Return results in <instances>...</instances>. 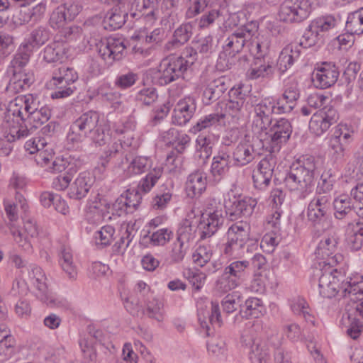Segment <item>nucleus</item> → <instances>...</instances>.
Here are the masks:
<instances>
[{"mask_svg": "<svg viewBox=\"0 0 363 363\" xmlns=\"http://www.w3.org/2000/svg\"><path fill=\"white\" fill-rule=\"evenodd\" d=\"M9 113H11V121L21 130L27 129L26 137L51 116V109L47 106H41L37 96L28 94L17 97L11 105Z\"/></svg>", "mask_w": 363, "mask_h": 363, "instance_id": "1", "label": "nucleus"}, {"mask_svg": "<svg viewBox=\"0 0 363 363\" xmlns=\"http://www.w3.org/2000/svg\"><path fill=\"white\" fill-rule=\"evenodd\" d=\"M315 160L303 156L293 163L284 179L286 187L298 199H305L313 191Z\"/></svg>", "mask_w": 363, "mask_h": 363, "instance_id": "2", "label": "nucleus"}, {"mask_svg": "<svg viewBox=\"0 0 363 363\" xmlns=\"http://www.w3.org/2000/svg\"><path fill=\"white\" fill-rule=\"evenodd\" d=\"M331 262L325 263L323 268H316L313 272V284H318L319 294L323 298H331L339 293L343 297L348 296V291H345L343 282H347L348 277L338 272L330 266Z\"/></svg>", "mask_w": 363, "mask_h": 363, "instance_id": "3", "label": "nucleus"}, {"mask_svg": "<svg viewBox=\"0 0 363 363\" xmlns=\"http://www.w3.org/2000/svg\"><path fill=\"white\" fill-rule=\"evenodd\" d=\"M331 196L315 194L307 207V218L318 231H325L332 227Z\"/></svg>", "mask_w": 363, "mask_h": 363, "instance_id": "4", "label": "nucleus"}, {"mask_svg": "<svg viewBox=\"0 0 363 363\" xmlns=\"http://www.w3.org/2000/svg\"><path fill=\"white\" fill-rule=\"evenodd\" d=\"M250 225L247 221L240 220L232 224L226 233L227 242L224 245L223 254L230 257H241L243 249L250 238Z\"/></svg>", "mask_w": 363, "mask_h": 363, "instance_id": "5", "label": "nucleus"}, {"mask_svg": "<svg viewBox=\"0 0 363 363\" xmlns=\"http://www.w3.org/2000/svg\"><path fill=\"white\" fill-rule=\"evenodd\" d=\"M271 127L267 135L258 137L262 143V147L269 153L278 152L282 144L286 143L292 133V126L290 121L281 118L272 121Z\"/></svg>", "mask_w": 363, "mask_h": 363, "instance_id": "6", "label": "nucleus"}, {"mask_svg": "<svg viewBox=\"0 0 363 363\" xmlns=\"http://www.w3.org/2000/svg\"><path fill=\"white\" fill-rule=\"evenodd\" d=\"M99 113L94 111H88L82 113L70 125L67 139L69 143L79 146L88 138V135L99 124Z\"/></svg>", "mask_w": 363, "mask_h": 363, "instance_id": "7", "label": "nucleus"}, {"mask_svg": "<svg viewBox=\"0 0 363 363\" xmlns=\"http://www.w3.org/2000/svg\"><path fill=\"white\" fill-rule=\"evenodd\" d=\"M192 65L182 53L180 56L169 55L164 58L157 72V83L162 86L167 85L182 77L185 72Z\"/></svg>", "mask_w": 363, "mask_h": 363, "instance_id": "8", "label": "nucleus"}, {"mask_svg": "<svg viewBox=\"0 0 363 363\" xmlns=\"http://www.w3.org/2000/svg\"><path fill=\"white\" fill-rule=\"evenodd\" d=\"M16 200L18 201V203L4 202L5 211L9 220V227L10 233L18 247L23 251L30 252L32 251V245L28 240V238L23 235L19 226L16 224L18 218V206H20L22 210L26 211L28 205L23 196L18 192L16 195Z\"/></svg>", "mask_w": 363, "mask_h": 363, "instance_id": "9", "label": "nucleus"}, {"mask_svg": "<svg viewBox=\"0 0 363 363\" xmlns=\"http://www.w3.org/2000/svg\"><path fill=\"white\" fill-rule=\"evenodd\" d=\"M249 266L250 262L247 260L232 262L224 268L221 276L216 280V290L225 293L238 287L242 283Z\"/></svg>", "mask_w": 363, "mask_h": 363, "instance_id": "10", "label": "nucleus"}, {"mask_svg": "<svg viewBox=\"0 0 363 363\" xmlns=\"http://www.w3.org/2000/svg\"><path fill=\"white\" fill-rule=\"evenodd\" d=\"M262 329L259 320H249L245 323V329L241 340L243 345L250 348L249 358L252 363H266L268 353L260 347L257 333Z\"/></svg>", "mask_w": 363, "mask_h": 363, "instance_id": "11", "label": "nucleus"}, {"mask_svg": "<svg viewBox=\"0 0 363 363\" xmlns=\"http://www.w3.org/2000/svg\"><path fill=\"white\" fill-rule=\"evenodd\" d=\"M311 11L309 0H284L279 6L277 16L284 23H300L309 16Z\"/></svg>", "mask_w": 363, "mask_h": 363, "instance_id": "12", "label": "nucleus"}, {"mask_svg": "<svg viewBox=\"0 0 363 363\" xmlns=\"http://www.w3.org/2000/svg\"><path fill=\"white\" fill-rule=\"evenodd\" d=\"M162 174L163 167L160 165H156L151 172L140 179L137 190L126 192L125 196H124L125 206H127L130 212L136 209L139 206L141 199L140 193L147 194L150 192Z\"/></svg>", "mask_w": 363, "mask_h": 363, "instance_id": "13", "label": "nucleus"}, {"mask_svg": "<svg viewBox=\"0 0 363 363\" xmlns=\"http://www.w3.org/2000/svg\"><path fill=\"white\" fill-rule=\"evenodd\" d=\"M276 107L274 99L264 98L254 108V116L251 124L252 133L257 137H262L272 123V115L275 113Z\"/></svg>", "mask_w": 363, "mask_h": 363, "instance_id": "14", "label": "nucleus"}, {"mask_svg": "<svg viewBox=\"0 0 363 363\" xmlns=\"http://www.w3.org/2000/svg\"><path fill=\"white\" fill-rule=\"evenodd\" d=\"M257 28V23L254 22L238 28L225 40L223 47L225 55L234 57L245 45L248 47L249 40L258 32Z\"/></svg>", "mask_w": 363, "mask_h": 363, "instance_id": "15", "label": "nucleus"}, {"mask_svg": "<svg viewBox=\"0 0 363 363\" xmlns=\"http://www.w3.org/2000/svg\"><path fill=\"white\" fill-rule=\"evenodd\" d=\"M125 48V40L121 38L109 37L96 44L99 56L108 65L122 60Z\"/></svg>", "mask_w": 363, "mask_h": 363, "instance_id": "16", "label": "nucleus"}, {"mask_svg": "<svg viewBox=\"0 0 363 363\" xmlns=\"http://www.w3.org/2000/svg\"><path fill=\"white\" fill-rule=\"evenodd\" d=\"M231 165H233V162L230 146H221L217 155L213 157L210 169L209 182L213 185L220 182L228 172Z\"/></svg>", "mask_w": 363, "mask_h": 363, "instance_id": "17", "label": "nucleus"}, {"mask_svg": "<svg viewBox=\"0 0 363 363\" xmlns=\"http://www.w3.org/2000/svg\"><path fill=\"white\" fill-rule=\"evenodd\" d=\"M257 204V200L250 196L239 197L233 201L229 200L225 203V214L232 221L248 217L252 214Z\"/></svg>", "mask_w": 363, "mask_h": 363, "instance_id": "18", "label": "nucleus"}, {"mask_svg": "<svg viewBox=\"0 0 363 363\" xmlns=\"http://www.w3.org/2000/svg\"><path fill=\"white\" fill-rule=\"evenodd\" d=\"M111 204L101 199L98 194L94 199H89L85 208L86 220L92 224H99L102 221L111 220Z\"/></svg>", "mask_w": 363, "mask_h": 363, "instance_id": "19", "label": "nucleus"}, {"mask_svg": "<svg viewBox=\"0 0 363 363\" xmlns=\"http://www.w3.org/2000/svg\"><path fill=\"white\" fill-rule=\"evenodd\" d=\"M338 113L333 107H324L313 113L309 122V129L317 136L323 135L337 122Z\"/></svg>", "mask_w": 363, "mask_h": 363, "instance_id": "20", "label": "nucleus"}, {"mask_svg": "<svg viewBox=\"0 0 363 363\" xmlns=\"http://www.w3.org/2000/svg\"><path fill=\"white\" fill-rule=\"evenodd\" d=\"M339 74L338 68L334 63L324 62L315 68L312 74V82L316 88L327 89L336 83Z\"/></svg>", "mask_w": 363, "mask_h": 363, "instance_id": "21", "label": "nucleus"}, {"mask_svg": "<svg viewBox=\"0 0 363 363\" xmlns=\"http://www.w3.org/2000/svg\"><path fill=\"white\" fill-rule=\"evenodd\" d=\"M202 215V218L198 224L199 240H203L213 236L223 225L224 217L221 209L210 211Z\"/></svg>", "mask_w": 363, "mask_h": 363, "instance_id": "22", "label": "nucleus"}, {"mask_svg": "<svg viewBox=\"0 0 363 363\" xmlns=\"http://www.w3.org/2000/svg\"><path fill=\"white\" fill-rule=\"evenodd\" d=\"M276 165V160L272 153L262 159L257 164V170L254 172L252 179L256 189L264 190L269 185Z\"/></svg>", "mask_w": 363, "mask_h": 363, "instance_id": "23", "label": "nucleus"}, {"mask_svg": "<svg viewBox=\"0 0 363 363\" xmlns=\"http://www.w3.org/2000/svg\"><path fill=\"white\" fill-rule=\"evenodd\" d=\"M230 86V79L225 76L209 81L202 94L203 102L208 105L219 99L227 91Z\"/></svg>", "mask_w": 363, "mask_h": 363, "instance_id": "24", "label": "nucleus"}, {"mask_svg": "<svg viewBox=\"0 0 363 363\" xmlns=\"http://www.w3.org/2000/svg\"><path fill=\"white\" fill-rule=\"evenodd\" d=\"M196 110L194 98L188 96L178 101L174 108L172 123L178 125L186 124L193 117Z\"/></svg>", "mask_w": 363, "mask_h": 363, "instance_id": "25", "label": "nucleus"}, {"mask_svg": "<svg viewBox=\"0 0 363 363\" xmlns=\"http://www.w3.org/2000/svg\"><path fill=\"white\" fill-rule=\"evenodd\" d=\"M94 183V177L91 172L84 171L79 173L69 186L68 191L69 198L75 200L84 199L87 195Z\"/></svg>", "mask_w": 363, "mask_h": 363, "instance_id": "26", "label": "nucleus"}, {"mask_svg": "<svg viewBox=\"0 0 363 363\" xmlns=\"http://www.w3.org/2000/svg\"><path fill=\"white\" fill-rule=\"evenodd\" d=\"M233 165L236 167H244L255 157V152L253 145L248 141H241L235 147H230Z\"/></svg>", "mask_w": 363, "mask_h": 363, "instance_id": "27", "label": "nucleus"}, {"mask_svg": "<svg viewBox=\"0 0 363 363\" xmlns=\"http://www.w3.org/2000/svg\"><path fill=\"white\" fill-rule=\"evenodd\" d=\"M333 205L335 218L337 220H345L349 226V223H352V219L354 216V203H352L347 195L342 194L333 200Z\"/></svg>", "mask_w": 363, "mask_h": 363, "instance_id": "28", "label": "nucleus"}, {"mask_svg": "<svg viewBox=\"0 0 363 363\" xmlns=\"http://www.w3.org/2000/svg\"><path fill=\"white\" fill-rule=\"evenodd\" d=\"M207 185L206 174L201 170L196 169L191 173L185 185L187 196L190 198L200 196L206 190Z\"/></svg>", "mask_w": 363, "mask_h": 363, "instance_id": "29", "label": "nucleus"}, {"mask_svg": "<svg viewBox=\"0 0 363 363\" xmlns=\"http://www.w3.org/2000/svg\"><path fill=\"white\" fill-rule=\"evenodd\" d=\"M7 122L9 123V133L0 138V157H6L10 155L13 149L12 142L26 138V128L21 130L12 121L9 120Z\"/></svg>", "mask_w": 363, "mask_h": 363, "instance_id": "30", "label": "nucleus"}, {"mask_svg": "<svg viewBox=\"0 0 363 363\" xmlns=\"http://www.w3.org/2000/svg\"><path fill=\"white\" fill-rule=\"evenodd\" d=\"M213 38L210 35L201 38L193 42L192 47H186L182 54L188 61H191L192 65L198 58V54L207 55L213 50Z\"/></svg>", "mask_w": 363, "mask_h": 363, "instance_id": "31", "label": "nucleus"}, {"mask_svg": "<svg viewBox=\"0 0 363 363\" xmlns=\"http://www.w3.org/2000/svg\"><path fill=\"white\" fill-rule=\"evenodd\" d=\"M192 26L189 23H182L174 31L172 38L167 41L164 47V50L173 52L187 43L192 35Z\"/></svg>", "mask_w": 363, "mask_h": 363, "instance_id": "32", "label": "nucleus"}, {"mask_svg": "<svg viewBox=\"0 0 363 363\" xmlns=\"http://www.w3.org/2000/svg\"><path fill=\"white\" fill-rule=\"evenodd\" d=\"M274 72V62L265 57L255 58L247 70V74L251 79L270 78Z\"/></svg>", "mask_w": 363, "mask_h": 363, "instance_id": "33", "label": "nucleus"}, {"mask_svg": "<svg viewBox=\"0 0 363 363\" xmlns=\"http://www.w3.org/2000/svg\"><path fill=\"white\" fill-rule=\"evenodd\" d=\"M198 222L194 220L193 212L179 223L177 240L184 243L193 241L198 233Z\"/></svg>", "mask_w": 363, "mask_h": 363, "instance_id": "34", "label": "nucleus"}, {"mask_svg": "<svg viewBox=\"0 0 363 363\" xmlns=\"http://www.w3.org/2000/svg\"><path fill=\"white\" fill-rule=\"evenodd\" d=\"M31 52L32 50L30 48L28 43L21 45L10 62L8 72L11 74L26 70V67L30 60Z\"/></svg>", "mask_w": 363, "mask_h": 363, "instance_id": "35", "label": "nucleus"}, {"mask_svg": "<svg viewBox=\"0 0 363 363\" xmlns=\"http://www.w3.org/2000/svg\"><path fill=\"white\" fill-rule=\"evenodd\" d=\"M301 50L299 45L293 44L286 46L279 54L277 60V69L281 74H284L301 55Z\"/></svg>", "mask_w": 363, "mask_h": 363, "instance_id": "36", "label": "nucleus"}, {"mask_svg": "<svg viewBox=\"0 0 363 363\" xmlns=\"http://www.w3.org/2000/svg\"><path fill=\"white\" fill-rule=\"evenodd\" d=\"M46 281L47 277L40 267L35 264L29 266L27 282L35 288L36 297L45 292L48 288Z\"/></svg>", "mask_w": 363, "mask_h": 363, "instance_id": "37", "label": "nucleus"}, {"mask_svg": "<svg viewBox=\"0 0 363 363\" xmlns=\"http://www.w3.org/2000/svg\"><path fill=\"white\" fill-rule=\"evenodd\" d=\"M143 299V309L141 315H147L148 318L155 319L158 322L163 320V303L152 294H149Z\"/></svg>", "mask_w": 363, "mask_h": 363, "instance_id": "38", "label": "nucleus"}, {"mask_svg": "<svg viewBox=\"0 0 363 363\" xmlns=\"http://www.w3.org/2000/svg\"><path fill=\"white\" fill-rule=\"evenodd\" d=\"M59 264L62 271L70 280H75L77 279V266L74 262L72 252L69 247L65 246L61 247L59 255Z\"/></svg>", "mask_w": 363, "mask_h": 363, "instance_id": "39", "label": "nucleus"}, {"mask_svg": "<svg viewBox=\"0 0 363 363\" xmlns=\"http://www.w3.org/2000/svg\"><path fill=\"white\" fill-rule=\"evenodd\" d=\"M289 306L294 315L303 318L306 323L315 325V318L303 298H294L290 301Z\"/></svg>", "mask_w": 363, "mask_h": 363, "instance_id": "40", "label": "nucleus"}, {"mask_svg": "<svg viewBox=\"0 0 363 363\" xmlns=\"http://www.w3.org/2000/svg\"><path fill=\"white\" fill-rule=\"evenodd\" d=\"M337 242L333 236H325L319 242L315 254L323 259H328L332 264L337 261V256L330 257L335 252Z\"/></svg>", "mask_w": 363, "mask_h": 363, "instance_id": "41", "label": "nucleus"}, {"mask_svg": "<svg viewBox=\"0 0 363 363\" xmlns=\"http://www.w3.org/2000/svg\"><path fill=\"white\" fill-rule=\"evenodd\" d=\"M264 311L262 301L257 298H249L245 302L244 306H241L239 315L245 318H258L263 315Z\"/></svg>", "mask_w": 363, "mask_h": 363, "instance_id": "42", "label": "nucleus"}, {"mask_svg": "<svg viewBox=\"0 0 363 363\" xmlns=\"http://www.w3.org/2000/svg\"><path fill=\"white\" fill-rule=\"evenodd\" d=\"M173 196L172 186L163 184L155 192V196L151 201L152 208L155 210H164L171 202Z\"/></svg>", "mask_w": 363, "mask_h": 363, "instance_id": "43", "label": "nucleus"}, {"mask_svg": "<svg viewBox=\"0 0 363 363\" xmlns=\"http://www.w3.org/2000/svg\"><path fill=\"white\" fill-rule=\"evenodd\" d=\"M10 86L16 92H20L28 89L34 82L33 73L26 70L11 73Z\"/></svg>", "mask_w": 363, "mask_h": 363, "instance_id": "44", "label": "nucleus"}, {"mask_svg": "<svg viewBox=\"0 0 363 363\" xmlns=\"http://www.w3.org/2000/svg\"><path fill=\"white\" fill-rule=\"evenodd\" d=\"M351 231L347 235V243L351 250L357 251L363 249V222L349 223Z\"/></svg>", "mask_w": 363, "mask_h": 363, "instance_id": "45", "label": "nucleus"}, {"mask_svg": "<svg viewBox=\"0 0 363 363\" xmlns=\"http://www.w3.org/2000/svg\"><path fill=\"white\" fill-rule=\"evenodd\" d=\"M270 43L268 36L258 35L257 33L249 40L248 48L255 58L265 57L269 52Z\"/></svg>", "mask_w": 363, "mask_h": 363, "instance_id": "46", "label": "nucleus"}, {"mask_svg": "<svg viewBox=\"0 0 363 363\" xmlns=\"http://www.w3.org/2000/svg\"><path fill=\"white\" fill-rule=\"evenodd\" d=\"M345 29L352 35L363 34V7L348 14Z\"/></svg>", "mask_w": 363, "mask_h": 363, "instance_id": "47", "label": "nucleus"}, {"mask_svg": "<svg viewBox=\"0 0 363 363\" xmlns=\"http://www.w3.org/2000/svg\"><path fill=\"white\" fill-rule=\"evenodd\" d=\"M15 343L13 337L6 331V327L0 326V356L3 359H8L13 355Z\"/></svg>", "mask_w": 363, "mask_h": 363, "instance_id": "48", "label": "nucleus"}, {"mask_svg": "<svg viewBox=\"0 0 363 363\" xmlns=\"http://www.w3.org/2000/svg\"><path fill=\"white\" fill-rule=\"evenodd\" d=\"M37 298L50 308L67 309L70 306L69 301L66 298L52 293L48 288Z\"/></svg>", "mask_w": 363, "mask_h": 363, "instance_id": "49", "label": "nucleus"}, {"mask_svg": "<svg viewBox=\"0 0 363 363\" xmlns=\"http://www.w3.org/2000/svg\"><path fill=\"white\" fill-rule=\"evenodd\" d=\"M97 94L102 101L110 103L115 109L121 104V94L108 84L101 85Z\"/></svg>", "mask_w": 363, "mask_h": 363, "instance_id": "50", "label": "nucleus"}, {"mask_svg": "<svg viewBox=\"0 0 363 363\" xmlns=\"http://www.w3.org/2000/svg\"><path fill=\"white\" fill-rule=\"evenodd\" d=\"M152 163L153 162L150 157L136 156L130 162L128 171L134 174H140L147 171H149V173L155 167H152Z\"/></svg>", "mask_w": 363, "mask_h": 363, "instance_id": "51", "label": "nucleus"}, {"mask_svg": "<svg viewBox=\"0 0 363 363\" xmlns=\"http://www.w3.org/2000/svg\"><path fill=\"white\" fill-rule=\"evenodd\" d=\"M313 25L311 22L308 28L303 33L300 43L293 44L294 45H299V48H308L315 45L318 41L321 39L320 33L313 28Z\"/></svg>", "mask_w": 363, "mask_h": 363, "instance_id": "52", "label": "nucleus"}, {"mask_svg": "<svg viewBox=\"0 0 363 363\" xmlns=\"http://www.w3.org/2000/svg\"><path fill=\"white\" fill-rule=\"evenodd\" d=\"M311 23L313 28L321 33L336 28L340 23V18L333 15H325L315 18Z\"/></svg>", "mask_w": 363, "mask_h": 363, "instance_id": "53", "label": "nucleus"}, {"mask_svg": "<svg viewBox=\"0 0 363 363\" xmlns=\"http://www.w3.org/2000/svg\"><path fill=\"white\" fill-rule=\"evenodd\" d=\"M196 155L203 162L208 159L212 155L213 143L210 137L200 134L196 139Z\"/></svg>", "mask_w": 363, "mask_h": 363, "instance_id": "54", "label": "nucleus"}, {"mask_svg": "<svg viewBox=\"0 0 363 363\" xmlns=\"http://www.w3.org/2000/svg\"><path fill=\"white\" fill-rule=\"evenodd\" d=\"M159 1L155 0H143V5L138 9L140 18L147 24L152 25L157 18L156 7Z\"/></svg>", "mask_w": 363, "mask_h": 363, "instance_id": "55", "label": "nucleus"}, {"mask_svg": "<svg viewBox=\"0 0 363 363\" xmlns=\"http://www.w3.org/2000/svg\"><path fill=\"white\" fill-rule=\"evenodd\" d=\"M218 105H224L223 112L219 114L223 115V119L227 116L231 117L233 123H238L240 118L243 116L242 108L244 105L239 104L238 101H233L228 99L225 103H219Z\"/></svg>", "mask_w": 363, "mask_h": 363, "instance_id": "56", "label": "nucleus"}, {"mask_svg": "<svg viewBox=\"0 0 363 363\" xmlns=\"http://www.w3.org/2000/svg\"><path fill=\"white\" fill-rule=\"evenodd\" d=\"M167 138L169 143L175 145V149L180 153L190 141V137L187 134L179 132L176 128H170L167 132Z\"/></svg>", "mask_w": 363, "mask_h": 363, "instance_id": "57", "label": "nucleus"}, {"mask_svg": "<svg viewBox=\"0 0 363 363\" xmlns=\"http://www.w3.org/2000/svg\"><path fill=\"white\" fill-rule=\"evenodd\" d=\"M208 355L213 358L222 359L227 356V347L225 341L221 338H211L207 342Z\"/></svg>", "mask_w": 363, "mask_h": 363, "instance_id": "58", "label": "nucleus"}, {"mask_svg": "<svg viewBox=\"0 0 363 363\" xmlns=\"http://www.w3.org/2000/svg\"><path fill=\"white\" fill-rule=\"evenodd\" d=\"M213 256V247L209 245H199L192 254L193 262L203 267L210 262Z\"/></svg>", "mask_w": 363, "mask_h": 363, "instance_id": "59", "label": "nucleus"}, {"mask_svg": "<svg viewBox=\"0 0 363 363\" xmlns=\"http://www.w3.org/2000/svg\"><path fill=\"white\" fill-rule=\"evenodd\" d=\"M88 138L98 146H103L109 143L111 139L110 129L106 125L99 124L88 135Z\"/></svg>", "mask_w": 363, "mask_h": 363, "instance_id": "60", "label": "nucleus"}, {"mask_svg": "<svg viewBox=\"0 0 363 363\" xmlns=\"http://www.w3.org/2000/svg\"><path fill=\"white\" fill-rule=\"evenodd\" d=\"M52 84L55 90L51 94L52 99H64L71 96L76 90L74 85L57 79V76L52 77Z\"/></svg>", "mask_w": 363, "mask_h": 363, "instance_id": "61", "label": "nucleus"}, {"mask_svg": "<svg viewBox=\"0 0 363 363\" xmlns=\"http://www.w3.org/2000/svg\"><path fill=\"white\" fill-rule=\"evenodd\" d=\"M65 54L63 46L59 43H54L45 47L43 59L49 63L62 61Z\"/></svg>", "mask_w": 363, "mask_h": 363, "instance_id": "62", "label": "nucleus"}, {"mask_svg": "<svg viewBox=\"0 0 363 363\" xmlns=\"http://www.w3.org/2000/svg\"><path fill=\"white\" fill-rule=\"evenodd\" d=\"M130 143L125 141L115 142L111 147L105 150L100 157L101 164L103 167H106L109 162L110 160L115 157L117 155L121 152L122 150L126 147H129Z\"/></svg>", "mask_w": 363, "mask_h": 363, "instance_id": "63", "label": "nucleus"}, {"mask_svg": "<svg viewBox=\"0 0 363 363\" xmlns=\"http://www.w3.org/2000/svg\"><path fill=\"white\" fill-rule=\"evenodd\" d=\"M282 333L288 340L293 342H301L304 335L300 325L295 323H288L282 326Z\"/></svg>", "mask_w": 363, "mask_h": 363, "instance_id": "64", "label": "nucleus"}]
</instances>
